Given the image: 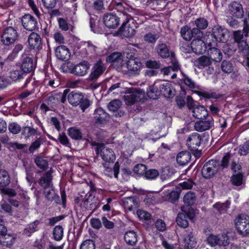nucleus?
Segmentation results:
<instances>
[{
	"label": "nucleus",
	"instance_id": "obj_1",
	"mask_svg": "<svg viewBox=\"0 0 249 249\" xmlns=\"http://www.w3.org/2000/svg\"><path fill=\"white\" fill-rule=\"evenodd\" d=\"M181 212H179L176 217V222L178 226L186 228L188 226V219H192L194 216V211L188 206H182Z\"/></svg>",
	"mask_w": 249,
	"mask_h": 249
},
{
	"label": "nucleus",
	"instance_id": "obj_2",
	"mask_svg": "<svg viewBox=\"0 0 249 249\" xmlns=\"http://www.w3.org/2000/svg\"><path fill=\"white\" fill-rule=\"evenodd\" d=\"M68 100L73 106L79 105L83 112H84L90 105L89 101L87 98H84L83 95L79 92H71L68 95Z\"/></svg>",
	"mask_w": 249,
	"mask_h": 249
},
{
	"label": "nucleus",
	"instance_id": "obj_3",
	"mask_svg": "<svg viewBox=\"0 0 249 249\" xmlns=\"http://www.w3.org/2000/svg\"><path fill=\"white\" fill-rule=\"evenodd\" d=\"M211 36L214 39V40H213L212 42L214 45H217V42H226L228 40L229 33L225 28L219 25H215L213 28L212 34L211 35Z\"/></svg>",
	"mask_w": 249,
	"mask_h": 249
},
{
	"label": "nucleus",
	"instance_id": "obj_4",
	"mask_svg": "<svg viewBox=\"0 0 249 249\" xmlns=\"http://www.w3.org/2000/svg\"><path fill=\"white\" fill-rule=\"evenodd\" d=\"M235 225L240 234L247 235L249 233V216L245 214H239L235 220Z\"/></svg>",
	"mask_w": 249,
	"mask_h": 249
},
{
	"label": "nucleus",
	"instance_id": "obj_5",
	"mask_svg": "<svg viewBox=\"0 0 249 249\" xmlns=\"http://www.w3.org/2000/svg\"><path fill=\"white\" fill-rule=\"evenodd\" d=\"M233 36L235 41L238 43L239 51L247 58V64L249 67V47L247 42L243 38V34L241 31L234 32Z\"/></svg>",
	"mask_w": 249,
	"mask_h": 249
},
{
	"label": "nucleus",
	"instance_id": "obj_6",
	"mask_svg": "<svg viewBox=\"0 0 249 249\" xmlns=\"http://www.w3.org/2000/svg\"><path fill=\"white\" fill-rule=\"evenodd\" d=\"M122 16L121 18L124 19L125 18L126 21L124 22L120 28V34L124 37L127 38L131 37L135 33V30L134 28L131 26L130 22L133 23V20L128 18V16L125 14V13H122L120 14Z\"/></svg>",
	"mask_w": 249,
	"mask_h": 249
},
{
	"label": "nucleus",
	"instance_id": "obj_7",
	"mask_svg": "<svg viewBox=\"0 0 249 249\" xmlns=\"http://www.w3.org/2000/svg\"><path fill=\"white\" fill-rule=\"evenodd\" d=\"M123 7L121 4H119L117 5V9L118 12H120V14L124 13L122 12ZM120 16L121 18L122 16ZM120 18L116 16V15L113 14H107L105 15L103 18L104 23L105 25L109 28L114 29L116 28L119 24Z\"/></svg>",
	"mask_w": 249,
	"mask_h": 249
},
{
	"label": "nucleus",
	"instance_id": "obj_8",
	"mask_svg": "<svg viewBox=\"0 0 249 249\" xmlns=\"http://www.w3.org/2000/svg\"><path fill=\"white\" fill-rule=\"evenodd\" d=\"M106 67L103 62L99 59L93 65L91 72L88 78V81H95L104 73Z\"/></svg>",
	"mask_w": 249,
	"mask_h": 249
},
{
	"label": "nucleus",
	"instance_id": "obj_9",
	"mask_svg": "<svg viewBox=\"0 0 249 249\" xmlns=\"http://www.w3.org/2000/svg\"><path fill=\"white\" fill-rule=\"evenodd\" d=\"M219 163L215 160H211L204 165L201 173L205 178L213 177L218 170Z\"/></svg>",
	"mask_w": 249,
	"mask_h": 249
},
{
	"label": "nucleus",
	"instance_id": "obj_10",
	"mask_svg": "<svg viewBox=\"0 0 249 249\" xmlns=\"http://www.w3.org/2000/svg\"><path fill=\"white\" fill-rule=\"evenodd\" d=\"M208 243L212 247L218 246L226 247L229 245L230 240L226 234L214 235H210L207 238Z\"/></svg>",
	"mask_w": 249,
	"mask_h": 249
},
{
	"label": "nucleus",
	"instance_id": "obj_11",
	"mask_svg": "<svg viewBox=\"0 0 249 249\" xmlns=\"http://www.w3.org/2000/svg\"><path fill=\"white\" fill-rule=\"evenodd\" d=\"M18 37L17 31L12 27H7L1 36V41L5 45H10L14 43Z\"/></svg>",
	"mask_w": 249,
	"mask_h": 249
},
{
	"label": "nucleus",
	"instance_id": "obj_12",
	"mask_svg": "<svg viewBox=\"0 0 249 249\" xmlns=\"http://www.w3.org/2000/svg\"><path fill=\"white\" fill-rule=\"evenodd\" d=\"M97 154L100 155L102 160L106 162L113 163L116 159L113 151L111 148L106 147L104 144L100 145Z\"/></svg>",
	"mask_w": 249,
	"mask_h": 249
},
{
	"label": "nucleus",
	"instance_id": "obj_13",
	"mask_svg": "<svg viewBox=\"0 0 249 249\" xmlns=\"http://www.w3.org/2000/svg\"><path fill=\"white\" fill-rule=\"evenodd\" d=\"M128 93L124 96V99L126 105H133L135 102H140L144 98V92L136 89Z\"/></svg>",
	"mask_w": 249,
	"mask_h": 249
},
{
	"label": "nucleus",
	"instance_id": "obj_14",
	"mask_svg": "<svg viewBox=\"0 0 249 249\" xmlns=\"http://www.w3.org/2000/svg\"><path fill=\"white\" fill-rule=\"evenodd\" d=\"M181 236L185 249H192L195 247L196 242L192 229L185 231Z\"/></svg>",
	"mask_w": 249,
	"mask_h": 249
},
{
	"label": "nucleus",
	"instance_id": "obj_15",
	"mask_svg": "<svg viewBox=\"0 0 249 249\" xmlns=\"http://www.w3.org/2000/svg\"><path fill=\"white\" fill-rule=\"evenodd\" d=\"M182 37L186 40H190L193 37H202L203 34H201L197 29L194 28L191 30L188 26L182 27L180 30Z\"/></svg>",
	"mask_w": 249,
	"mask_h": 249
},
{
	"label": "nucleus",
	"instance_id": "obj_16",
	"mask_svg": "<svg viewBox=\"0 0 249 249\" xmlns=\"http://www.w3.org/2000/svg\"><path fill=\"white\" fill-rule=\"evenodd\" d=\"M201 142V136L198 133L195 132L189 136L186 141V145L191 150L196 151L199 147Z\"/></svg>",
	"mask_w": 249,
	"mask_h": 249
},
{
	"label": "nucleus",
	"instance_id": "obj_17",
	"mask_svg": "<svg viewBox=\"0 0 249 249\" xmlns=\"http://www.w3.org/2000/svg\"><path fill=\"white\" fill-rule=\"evenodd\" d=\"M89 68V63L83 61L74 65L71 70V73L76 76H83L88 73Z\"/></svg>",
	"mask_w": 249,
	"mask_h": 249
},
{
	"label": "nucleus",
	"instance_id": "obj_18",
	"mask_svg": "<svg viewBox=\"0 0 249 249\" xmlns=\"http://www.w3.org/2000/svg\"><path fill=\"white\" fill-rule=\"evenodd\" d=\"M21 22L24 28L29 31L35 30L37 27L36 19L30 14L23 16L21 19Z\"/></svg>",
	"mask_w": 249,
	"mask_h": 249
},
{
	"label": "nucleus",
	"instance_id": "obj_19",
	"mask_svg": "<svg viewBox=\"0 0 249 249\" xmlns=\"http://www.w3.org/2000/svg\"><path fill=\"white\" fill-rule=\"evenodd\" d=\"M207 43L210 46V48L208 50V53L211 60L216 62H220L223 57L220 50L215 48L214 46L216 45H214L212 42H209Z\"/></svg>",
	"mask_w": 249,
	"mask_h": 249
},
{
	"label": "nucleus",
	"instance_id": "obj_20",
	"mask_svg": "<svg viewBox=\"0 0 249 249\" xmlns=\"http://www.w3.org/2000/svg\"><path fill=\"white\" fill-rule=\"evenodd\" d=\"M160 93L166 98H172L175 95V90L170 82H163L160 84Z\"/></svg>",
	"mask_w": 249,
	"mask_h": 249
},
{
	"label": "nucleus",
	"instance_id": "obj_21",
	"mask_svg": "<svg viewBox=\"0 0 249 249\" xmlns=\"http://www.w3.org/2000/svg\"><path fill=\"white\" fill-rule=\"evenodd\" d=\"M191 42L193 52L196 54H202L206 51V45L202 37H196Z\"/></svg>",
	"mask_w": 249,
	"mask_h": 249
},
{
	"label": "nucleus",
	"instance_id": "obj_22",
	"mask_svg": "<svg viewBox=\"0 0 249 249\" xmlns=\"http://www.w3.org/2000/svg\"><path fill=\"white\" fill-rule=\"evenodd\" d=\"M213 124V120L212 117H208L207 121H197L195 124L196 130L202 132L209 129Z\"/></svg>",
	"mask_w": 249,
	"mask_h": 249
},
{
	"label": "nucleus",
	"instance_id": "obj_23",
	"mask_svg": "<svg viewBox=\"0 0 249 249\" xmlns=\"http://www.w3.org/2000/svg\"><path fill=\"white\" fill-rule=\"evenodd\" d=\"M55 54L58 59L63 61L69 59L71 55L69 49L64 45L59 46L56 48Z\"/></svg>",
	"mask_w": 249,
	"mask_h": 249
},
{
	"label": "nucleus",
	"instance_id": "obj_24",
	"mask_svg": "<svg viewBox=\"0 0 249 249\" xmlns=\"http://www.w3.org/2000/svg\"><path fill=\"white\" fill-rule=\"evenodd\" d=\"M122 201L124 207L129 211H134L139 207L138 201L134 197H126Z\"/></svg>",
	"mask_w": 249,
	"mask_h": 249
},
{
	"label": "nucleus",
	"instance_id": "obj_25",
	"mask_svg": "<svg viewBox=\"0 0 249 249\" xmlns=\"http://www.w3.org/2000/svg\"><path fill=\"white\" fill-rule=\"evenodd\" d=\"M108 114L101 107L96 109L94 113V119L96 123L104 124L108 120Z\"/></svg>",
	"mask_w": 249,
	"mask_h": 249
},
{
	"label": "nucleus",
	"instance_id": "obj_26",
	"mask_svg": "<svg viewBox=\"0 0 249 249\" xmlns=\"http://www.w3.org/2000/svg\"><path fill=\"white\" fill-rule=\"evenodd\" d=\"M99 200L95 196L89 195L84 201L83 205L86 209L94 211L98 207Z\"/></svg>",
	"mask_w": 249,
	"mask_h": 249
},
{
	"label": "nucleus",
	"instance_id": "obj_27",
	"mask_svg": "<svg viewBox=\"0 0 249 249\" xmlns=\"http://www.w3.org/2000/svg\"><path fill=\"white\" fill-rule=\"evenodd\" d=\"M231 14L237 18H241L243 16V10L241 4L237 2H232L229 5Z\"/></svg>",
	"mask_w": 249,
	"mask_h": 249
},
{
	"label": "nucleus",
	"instance_id": "obj_28",
	"mask_svg": "<svg viewBox=\"0 0 249 249\" xmlns=\"http://www.w3.org/2000/svg\"><path fill=\"white\" fill-rule=\"evenodd\" d=\"M28 41L30 47L34 49H38L41 45V38L40 36L35 32H32L29 35Z\"/></svg>",
	"mask_w": 249,
	"mask_h": 249
},
{
	"label": "nucleus",
	"instance_id": "obj_29",
	"mask_svg": "<svg viewBox=\"0 0 249 249\" xmlns=\"http://www.w3.org/2000/svg\"><path fill=\"white\" fill-rule=\"evenodd\" d=\"M35 68V64L32 58L29 56L23 57L21 64V70L24 73H29L32 71Z\"/></svg>",
	"mask_w": 249,
	"mask_h": 249
},
{
	"label": "nucleus",
	"instance_id": "obj_30",
	"mask_svg": "<svg viewBox=\"0 0 249 249\" xmlns=\"http://www.w3.org/2000/svg\"><path fill=\"white\" fill-rule=\"evenodd\" d=\"M52 176L50 171L47 172L39 180V184L43 187L44 190L48 189L53 186Z\"/></svg>",
	"mask_w": 249,
	"mask_h": 249
},
{
	"label": "nucleus",
	"instance_id": "obj_31",
	"mask_svg": "<svg viewBox=\"0 0 249 249\" xmlns=\"http://www.w3.org/2000/svg\"><path fill=\"white\" fill-rule=\"evenodd\" d=\"M192 112L193 117L197 119H203L209 117L208 111L203 106H197L192 109Z\"/></svg>",
	"mask_w": 249,
	"mask_h": 249
},
{
	"label": "nucleus",
	"instance_id": "obj_32",
	"mask_svg": "<svg viewBox=\"0 0 249 249\" xmlns=\"http://www.w3.org/2000/svg\"><path fill=\"white\" fill-rule=\"evenodd\" d=\"M158 54L163 58H166L171 56L169 48L166 44L160 43L157 44L156 47Z\"/></svg>",
	"mask_w": 249,
	"mask_h": 249
},
{
	"label": "nucleus",
	"instance_id": "obj_33",
	"mask_svg": "<svg viewBox=\"0 0 249 249\" xmlns=\"http://www.w3.org/2000/svg\"><path fill=\"white\" fill-rule=\"evenodd\" d=\"M142 66L139 59L134 57L130 58L126 63V68L128 71H139Z\"/></svg>",
	"mask_w": 249,
	"mask_h": 249
},
{
	"label": "nucleus",
	"instance_id": "obj_34",
	"mask_svg": "<svg viewBox=\"0 0 249 249\" xmlns=\"http://www.w3.org/2000/svg\"><path fill=\"white\" fill-rule=\"evenodd\" d=\"M138 236L134 231H126L124 235V240L125 243L130 246L135 245L137 242Z\"/></svg>",
	"mask_w": 249,
	"mask_h": 249
},
{
	"label": "nucleus",
	"instance_id": "obj_35",
	"mask_svg": "<svg viewBox=\"0 0 249 249\" xmlns=\"http://www.w3.org/2000/svg\"><path fill=\"white\" fill-rule=\"evenodd\" d=\"M191 156L188 151H184L179 152L177 156V161L180 165L186 164L190 160Z\"/></svg>",
	"mask_w": 249,
	"mask_h": 249
},
{
	"label": "nucleus",
	"instance_id": "obj_36",
	"mask_svg": "<svg viewBox=\"0 0 249 249\" xmlns=\"http://www.w3.org/2000/svg\"><path fill=\"white\" fill-rule=\"evenodd\" d=\"M37 128H34L31 126H24L21 130V135L25 139H28L32 136L39 135Z\"/></svg>",
	"mask_w": 249,
	"mask_h": 249
},
{
	"label": "nucleus",
	"instance_id": "obj_37",
	"mask_svg": "<svg viewBox=\"0 0 249 249\" xmlns=\"http://www.w3.org/2000/svg\"><path fill=\"white\" fill-rule=\"evenodd\" d=\"M193 23L196 26L194 29H197L201 34H203L201 30L206 29L209 24L208 20L204 18H196Z\"/></svg>",
	"mask_w": 249,
	"mask_h": 249
},
{
	"label": "nucleus",
	"instance_id": "obj_38",
	"mask_svg": "<svg viewBox=\"0 0 249 249\" xmlns=\"http://www.w3.org/2000/svg\"><path fill=\"white\" fill-rule=\"evenodd\" d=\"M24 73L20 69H12L9 73V78L14 82L20 81L23 78Z\"/></svg>",
	"mask_w": 249,
	"mask_h": 249
},
{
	"label": "nucleus",
	"instance_id": "obj_39",
	"mask_svg": "<svg viewBox=\"0 0 249 249\" xmlns=\"http://www.w3.org/2000/svg\"><path fill=\"white\" fill-rule=\"evenodd\" d=\"M14 238L10 234L4 233L0 236V244L3 246L10 247L14 242Z\"/></svg>",
	"mask_w": 249,
	"mask_h": 249
},
{
	"label": "nucleus",
	"instance_id": "obj_40",
	"mask_svg": "<svg viewBox=\"0 0 249 249\" xmlns=\"http://www.w3.org/2000/svg\"><path fill=\"white\" fill-rule=\"evenodd\" d=\"M196 63L198 69H202L210 66L212 64V60L209 57L203 55L197 59Z\"/></svg>",
	"mask_w": 249,
	"mask_h": 249
},
{
	"label": "nucleus",
	"instance_id": "obj_41",
	"mask_svg": "<svg viewBox=\"0 0 249 249\" xmlns=\"http://www.w3.org/2000/svg\"><path fill=\"white\" fill-rule=\"evenodd\" d=\"M10 182V176L7 172L4 170H0V188L4 187Z\"/></svg>",
	"mask_w": 249,
	"mask_h": 249
},
{
	"label": "nucleus",
	"instance_id": "obj_42",
	"mask_svg": "<svg viewBox=\"0 0 249 249\" xmlns=\"http://www.w3.org/2000/svg\"><path fill=\"white\" fill-rule=\"evenodd\" d=\"M103 166L106 172L111 173V175H112L113 172L114 177L116 178L118 177L120 169V164L118 162H116L113 166H108L107 163H104Z\"/></svg>",
	"mask_w": 249,
	"mask_h": 249
},
{
	"label": "nucleus",
	"instance_id": "obj_43",
	"mask_svg": "<svg viewBox=\"0 0 249 249\" xmlns=\"http://www.w3.org/2000/svg\"><path fill=\"white\" fill-rule=\"evenodd\" d=\"M196 199L195 194L191 191L188 192L186 193L183 197V201L185 204L188 206L193 205Z\"/></svg>",
	"mask_w": 249,
	"mask_h": 249
},
{
	"label": "nucleus",
	"instance_id": "obj_44",
	"mask_svg": "<svg viewBox=\"0 0 249 249\" xmlns=\"http://www.w3.org/2000/svg\"><path fill=\"white\" fill-rule=\"evenodd\" d=\"M39 221L36 220L31 223L25 229L24 233L27 235L30 236L31 234L37 230V225L39 224Z\"/></svg>",
	"mask_w": 249,
	"mask_h": 249
},
{
	"label": "nucleus",
	"instance_id": "obj_45",
	"mask_svg": "<svg viewBox=\"0 0 249 249\" xmlns=\"http://www.w3.org/2000/svg\"><path fill=\"white\" fill-rule=\"evenodd\" d=\"M53 238L56 241H60L63 237V229L61 226H56L53 231Z\"/></svg>",
	"mask_w": 249,
	"mask_h": 249
},
{
	"label": "nucleus",
	"instance_id": "obj_46",
	"mask_svg": "<svg viewBox=\"0 0 249 249\" xmlns=\"http://www.w3.org/2000/svg\"><path fill=\"white\" fill-rule=\"evenodd\" d=\"M147 95L151 99H156L160 95V92L158 90L157 87L155 84L150 86L147 90Z\"/></svg>",
	"mask_w": 249,
	"mask_h": 249
},
{
	"label": "nucleus",
	"instance_id": "obj_47",
	"mask_svg": "<svg viewBox=\"0 0 249 249\" xmlns=\"http://www.w3.org/2000/svg\"><path fill=\"white\" fill-rule=\"evenodd\" d=\"M68 134L70 137L74 140H80L82 137L80 130L75 127L69 128Z\"/></svg>",
	"mask_w": 249,
	"mask_h": 249
},
{
	"label": "nucleus",
	"instance_id": "obj_48",
	"mask_svg": "<svg viewBox=\"0 0 249 249\" xmlns=\"http://www.w3.org/2000/svg\"><path fill=\"white\" fill-rule=\"evenodd\" d=\"M44 194L45 196V197L49 201H52L58 197L57 195L55 193L53 186L48 188V189L44 190Z\"/></svg>",
	"mask_w": 249,
	"mask_h": 249
},
{
	"label": "nucleus",
	"instance_id": "obj_49",
	"mask_svg": "<svg viewBox=\"0 0 249 249\" xmlns=\"http://www.w3.org/2000/svg\"><path fill=\"white\" fill-rule=\"evenodd\" d=\"M59 97L60 95H58V92H53L48 96L47 99V103L49 105L55 106L59 104Z\"/></svg>",
	"mask_w": 249,
	"mask_h": 249
},
{
	"label": "nucleus",
	"instance_id": "obj_50",
	"mask_svg": "<svg viewBox=\"0 0 249 249\" xmlns=\"http://www.w3.org/2000/svg\"><path fill=\"white\" fill-rule=\"evenodd\" d=\"M35 162L38 167L43 170H46L48 166V161L40 157H36L35 159Z\"/></svg>",
	"mask_w": 249,
	"mask_h": 249
},
{
	"label": "nucleus",
	"instance_id": "obj_51",
	"mask_svg": "<svg viewBox=\"0 0 249 249\" xmlns=\"http://www.w3.org/2000/svg\"><path fill=\"white\" fill-rule=\"evenodd\" d=\"M221 69L224 72L230 73L233 71V67L230 61L224 60L221 63Z\"/></svg>",
	"mask_w": 249,
	"mask_h": 249
},
{
	"label": "nucleus",
	"instance_id": "obj_52",
	"mask_svg": "<svg viewBox=\"0 0 249 249\" xmlns=\"http://www.w3.org/2000/svg\"><path fill=\"white\" fill-rule=\"evenodd\" d=\"M137 215L140 219L144 220L151 222V215L147 212L139 209L137 211Z\"/></svg>",
	"mask_w": 249,
	"mask_h": 249
},
{
	"label": "nucleus",
	"instance_id": "obj_53",
	"mask_svg": "<svg viewBox=\"0 0 249 249\" xmlns=\"http://www.w3.org/2000/svg\"><path fill=\"white\" fill-rule=\"evenodd\" d=\"M122 103L119 100H113L108 104L107 107L110 111H116L121 106Z\"/></svg>",
	"mask_w": 249,
	"mask_h": 249
},
{
	"label": "nucleus",
	"instance_id": "obj_54",
	"mask_svg": "<svg viewBox=\"0 0 249 249\" xmlns=\"http://www.w3.org/2000/svg\"><path fill=\"white\" fill-rule=\"evenodd\" d=\"M232 184L235 186H240L243 183V175L239 173L233 175L231 179Z\"/></svg>",
	"mask_w": 249,
	"mask_h": 249
},
{
	"label": "nucleus",
	"instance_id": "obj_55",
	"mask_svg": "<svg viewBox=\"0 0 249 249\" xmlns=\"http://www.w3.org/2000/svg\"><path fill=\"white\" fill-rule=\"evenodd\" d=\"M158 38L159 36L157 34H153L151 33L146 34L143 37L145 41L152 44H154Z\"/></svg>",
	"mask_w": 249,
	"mask_h": 249
},
{
	"label": "nucleus",
	"instance_id": "obj_56",
	"mask_svg": "<svg viewBox=\"0 0 249 249\" xmlns=\"http://www.w3.org/2000/svg\"><path fill=\"white\" fill-rule=\"evenodd\" d=\"M146 169V167L145 165L139 164L134 166L133 171L136 174L142 176L145 174Z\"/></svg>",
	"mask_w": 249,
	"mask_h": 249
},
{
	"label": "nucleus",
	"instance_id": "obj_57",
	"mask_svg": "<svg viewBox=\"0 0 249 249\" xmlns=\"http://www.w3.org/2000/svg\"><path fill=\"white\" fill-rule=\"evenodd\" d=\"M0 190L1 194L7 195L9 197H13L17 195L16 191L13 189L2 187L0 188Z\"/></svg>",
	"mask_w": 249,
	"mask_h": 249
},
{
	"label": "nucleus",
	"instance_id": "obj_58",
	"mask_svg": "<svg viewBox=\"0 0 249 249\" xmlns=\"http://www.w3.org/2000/svg\"><path fill=\"white\" fill-rule=\"evenodd\" d=\"M144 175L146 178L148 179H153L159 176V173L158 171L156 169H150L146 171Z\"/></svg>",
	"mask_w": 249,
	"mask_h": 249
},
{
	"label": "nucleus",
	"instance_id": "obj_59",
	"mask_svg": "<svg viewBox=\"0 0 249 249\" xmlns=\"http://www.w3.org/2000/svg\"><path fill=\"white\" fill-rule=\"evenodd\" d=\"M238 152L241 156L247 155L249 152V142H246L239 147Z\"/></svg>",
	"mask_w": 249,
	"mask_h": 249
},
{
	"label": "nucleus",
	"instance_id": "obj_60",
	"mask_svg": "<svg viewBox=\"0 0 249 249\" xmlns=\"http://www.w3.org/2000/svg\"><path fill=\"white\" fill-rule=\"evenodd\" d=\"M122 56V54L121 53L118 52H114L107 56V61L112 63L113 64Z\"/></svg>",
	"mask_w": 249,
	"mask_h": 249
},
{
	"label": "nucleus",
	"instance_id": "obj_61",
	"mask_svg": "<svg viewBox=\"0 0 249 249\" xmlns=\"http://www.w3.org/2000/svg\"><path fill=\"white\" fill-rule=\"evenodd\" d=\"M8 129L14 134H18L22 130L20 126L16 123H12L8 126Z\"/></svg>",
	"mask_w": 249,
	"mask_h": 249
},
{
	"label": "nucleus",
	"instance_id": "obj_62",
	"mask_svg": "<svg viewBox=\"0 0 249 249\" xmlns=\"http://www.w3.org/2000/svg\"><path fill=\"white\" fill-rule=\"evenodd\" d=\"M80 249H95L94 243L91 240H86L82 243Z\"/></svg>",
	"mask_w": 249,
	"mask_h": 249
},
{
	"label": "nucleus",
	"instance_id": "obj_63",
	"mask_svg": "<svg viewBox=\"0 0 249 249\" xmlns=\"http://www.w3.org/2000/svg\"><path fill=\"white\" fill-rule=\"evenodd\" d=\"M171 60L172 63L171 68L173 71H177L180 69V65L178 62L175 58V54L173 52L171 53Z\"/></svg>",
	"mask_w": 249,
	"mask_h": 249
},
{
	"label": "nucleus",
	"instance_id": "obj_64",
	"mask_svg": "<svg viewBox=\"0 0 249 249\" xmlns=\"http://www.w3.org/2000/svg\"><path fill=\"white\" fill-rule=\"evenodd\" d=\"M126 62L124 60L123 56L113 64L114 68L118 71L123 70Z\"/></svg>",
	"mask_w": 249,
	"mask_h": 249
}]
</instances>
